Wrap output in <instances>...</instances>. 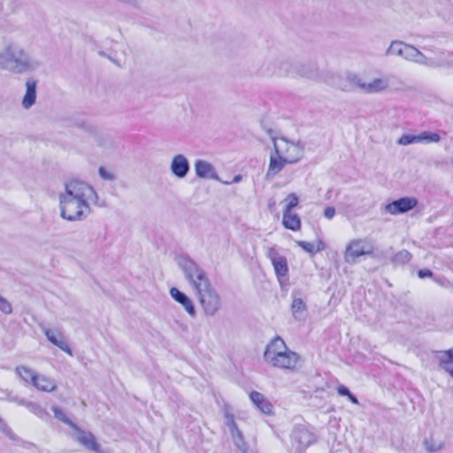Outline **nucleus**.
I'll return each instance as SVG.
<instances>
[{"mask_svg":"<svg viewBox=\"0 0 453 453\" xmlns=\"http://www.w3.org/2000/svg\"><path fill=\"white\" fill-rule=\"evenodd\" d=\"M196 296L206 316L213 317L221 309V298L212 285L196 292Z\"/></svg>","mask_w":453,"mask_h":453,"instance_id":"nucleus-8","label":"nucleus"},{"mask_svg":"<svg viewBox=\"0 0 453 453\" xmlns=\"http://www.w3.org/2000/svg\"><path fill=\"white\" fill-rule=\"evenodd\" d=\"M16 372L23 380H25L26 382L31 381L33 384L35 383V379H37V377L39 376L35 374L34 371L28 369L26 366H18L16 368Z\"/></svg>","mask_w":453,"mask_h":453,"instance_id":"nucleus-27","label":"nucleus"},{"mask_svg":"<svg viewBox=\"0 0 453 453\" xmlns=\"http://www.w3.org/2000/svg\"><path fill=\"white\" fill-rule=\"evenodd\" d=\"M350 81H352L358 88L369 93L381 91L388 86L387 82L382 79H374L370 83H363L357 76L353 75L350 78Z\"/></svg>","mask_w":453,"mask_h":453,"instance_id":"nucleus-19","label":"nucleus"},{"mask_svg":"<svg viewBox=\"0 0 453 453\" xmlns=\"http://www.w3.org/2000/svg\"><path fill=\"white\" fill-rule=\"evenodd\" d=\"M92 131H96V128L94 127H91Z\"/></svg>","mask_w":453,"mask_h":453,"instance_id":"nucleus-47","label":"nucleus"},{"mask_svg":"<svg viewBox=\"0 0 453 453\" xmlns=\"http://www.w3.org/2000/svg\"><path fill=\"white\" fill-rule=\"evenodd\" d=\"M273 146L275 154L282 155L288 164L297 163L304 154L305 143L301 141L293 142L285 138H280L279 141H273Z\"/></svg>","mask_w":453,"mask_h":453,"instance_id":"nucleus-7","label":"nucleus"},{"mask_svg":"<svg viewBox=\"0 0 453 453\" xmlns=\"http://www.w3.org/2000/svg\"><path fill=\"white\" fill-rule=\"evenodd\" d=\"M34 386L41 390L45 392H51L53 391L57 385L54 380H51L48 377H45L43 375H39L37 379H35V381L34 383Z\"/></svg>","mask_w":453,"mask_h":453,"instance_id":"nucleus-23","label":"nucleus"},{"mask_svg":"<svg viewBox=\"0 0 453 453\" xmlns=\"http://www.w3.org/2000/svg\"><path fill=\"white\" fill-rule=\"evenodd\" d=\"M0 311L4 314H11L12 312V304L5 298L0 296Z\"/></svg>","mask_w":453,"mask_h":453,"instance_id":"nucleus-35","label":"nucleus"},{"mask_svg":"<svg viewBox=\"0 0 453 453\" xmlns=\"http://www.w3.org/2000/svg\"><path fill=\"white\" fill-rule=\"evenodd\" d=\"M250 398L253 404L264 414L270 415L273 413V404L265 395L257 391H252Z\"/></svg>","mask_w":453,"mask_h":453,"instance_id":"nucleus-20","label":"nucleus"},{"mask_svg":"<svg viewBox=\"0 0 453 453\" xmlns=\"http://www.w3.org/2000/svg\"><path fill=\"white\" fill-rule=\"evenodd\" d=\"M374 251L372 244L366 239L351 240L344 251V261L347 264H356L358 257L372 255Z\"/></svg>","mask_w":453,"mask_h":453,"instance_id":"nucleus-9","label":"nucleus"},{"mask_svg":"<svg viewBox=\"0 0 453 453\" xmlns=\"http://www.w3.org/2000/svg\"><path fill=\"white\" fill-rule=\"evenodd\" d=\"M426 451L434 453L441 450L444 447V443L441 441L435 440L433 437L427 438L424 441Z\"/></svg>","mask_w":453,"mask_h":453,"instance_id":"nucleus-29","label":"nucleus"},{"mask_svg":"<svg viewBox=\"0 0 453 453\" xmlns=\"http://www.w3.org/2000/svg\"><path fill=\"white\" fill-rule=\"evenodd\" d=\"M337 392L340 395H343V396H348L349 394H350V391L349 390L348 388H346L345 386L343 385H340L338 388H337Z\"/></svg>","mask_w":453,"mask_h":453,"instance_id":"nucleus-42","label":"nucleus"},{"mask_svg":"<svg viewBox=\"0 0 453 453\" xmlns=\"http://www.w3.org/2000/svg\"><path fill=\"white\" fill-rule=\"evenodd\" d=\"M418 275L419 278L424 279L426 277H433V273L429 269H421L418 272Z\"/></svg>","mask_w":453,"mask_h":453,"instance_id":"nucleus-41","label":"nucleus"},{"mask_svg":"<svg viewBox=\"0 0 453 453\" xmlns=\"http://www.w3.org/2000/svg\"><path fill=\"white\" fill-rule=\"evenodd\" d=\"M58 200L60 216L68 221H79L89 215V203H96L97 194L88 184L73 180L65 183Z\"/></svg>","mask_w":453,"mask_h":453,"instance_id":"nucleus-1","label":"nucleus"},{"mask_svg":"<svg viewBox=\"0 0 453 453\" xmlns=\"http://www.w3.org/2000/svg\"><path fill=\"white\" fill-rule=\"evenodd\" d=\"M118 1L120 3H123L125 4H127L129 6L134 7V8H140L142 4V0H118Z\"/></svg>","mask_w":453,"mask_h":453,"instance_id":"nucleus-39","label":"nucleus"},{"mask_svg":"<svg viewBox=\"0 0 453 453\" xmlns=\"http://www.w3.org/2000/svg\"><path fill=\"white\" fill-rule=\"evenodd\" d=\"M386 57H397L405 61L436 68V58H429L414 45L401 40H394L385 51Z\"/></svg>","mask_w":453,"mask_h":453,"instance_id":"nucleus-5","label":"nucleus"},{"mask_svg":"<svg viewBox=\"0 0 453 453\" xmlns=\"http://www.w3.org/2000/svg\"><path fill=\"white\" fill-rule=\"evenodd\" d=\"M26 406L32 413L42 419H47L50 417L48 411L35 403H27Z\"/></svg>","mask_w":453,"mask_h":453,"instance_id":"nucleus-28","label":"nucleus"},{"mask_svg":"<svg viewBox=\"0 0 453 453\" xmlns=\"http://www.w3.org/2000/svg\"><path fill=\"white\" fill-rule=\"evenodd\" d=\"M43 332L49 342L58 347L61 350L65 351L68 355H73L72 349L65 341L61 332L50 328H45Z\"/></svg>","mask_w":453,"mask_h":453,"instance_id":"nucleus-17","label":"nucleus"},{"mask_svg":"<svg viewBox=\"0 0 453 453\" xmlns=\"http://www.w3.org/2000/svg\"><path fill=\"white\" fill-rule=\"evenodd\" d=\"M266 256L271 260L278 277H283L288 274V267L287 259L285 257L280 256L275 248H268Z\"/></svg>","mask_w":453,"mask_h":453,"instance_id":"nucleus-14","label":"nucleus"},{"mask_svg":"<svg viewBox=\"0 0 453 453\" xmlns=\"http://www.w3.org/2000/svg\"><path fill=\"white\" fill-rule=\"evenodd\" d=\"M335 215V209L333 206H327L324 210V216L328 219H332Z\"/></svg>","mask_w":453,"mask_h":453,"instance_id":"nucleus-40","label":"nucleus"},{"mask_svg":"<svg viewBox=\"0 0 453 453\" xmlns=\"http://www.w3.org/2000/svg\"><path fill=\"white\" fill-rule=\"evenodd\" d=\"M444 370L450 374L451 377H453V368H449L448 366H444Z\"/></svg>","mask_w":453,"mask_h":453,"instance_id":"nucleus-45","label":"nucleus"},{"mask_svg":"<svg viewBox=\"0 0 453 453\" xmlns=\"http://www.w3.org/2000/svg\"><path fill=\"white\" fill-rule=\"evenodd\" d=\"M282 224L287 229L297 231L301 228V219L296 213L283 211Z\"/></svg>","mask_w":453,"mask_h":453,"instance_id":"nucleus-22","label":"nucleus"},{"mask_svg":"<svg viewBox=\"0 0 453 453\" xmlns=\"http://www.w3.org/2000/svg\"><path fill=\"white\" fill-rule=\"evenodd\" d=\"M226 424L229 427L230 433L239 429L234 421V418L233 414H230V413L226 414Z\"/></svg>","mask_w":453,"mask_h":453,"instance_id":"nucleus-36","label":"nucleus"},{"mask_svg":"<svg viewBox=\"0 0 453 453\" xmlns=\"http://www.w3.org/2000/svg\"><path fill=\"white\" fill-rule=\"evenodd\" d=\"M286 164H288V162L285 161V157L282 155H271L266 175L268 177L275 176L283 169Z\"/></svg>","mask_w":453,"mask_h":453,"instance_id":"nucleus-21","label":"nucleus"},{"mask_svg":"<svg viewBox=\"0 0 453 453\" xmlns=\"http://www.w3.org/2000/svg\"><path fill=\"white\" fill-rule=\"evenodd\" d=\"M264 359L273 367L294 370L300 361V356L289 349L281 337L275 336L266 345Z\"/></svg>","mask_w":453,"mask_h":453,"instance_id":"nucleus-2","label":"nucleus"},{"mask_svg":"<svg viewBox=\"0 0 453 453\" xmlns=\"http://www.w3.org/2000/svg\"><path fill=\"white\" fill-rule=\"evenodd\" d=\"M73 429L74 431L73 438L84 448L92 453H103L100 445L96 442L95 436L90 432L81 430L76 425Z\"/></svg>","mask_w":453,"mask_h":453,"instance_id":"nucleus-12","label":"nucleus"},{"mask_svg":"<svg viewBox=\"0 0 453 453\" xmlns=\"http://www.w3.org/2000/svg\"><path fill=\"white\" fill-rule=\"evenodd\" d=\"M412 255L406 250H402L397 252L392 258L391 261L395 265H405L411 259Z\"/></svg>","mask_w":453,"mask_h":453,"instance_id":"nucleus-30","label":"nucleus"},{"mask_svg":"<svg viewBox=\"0 0 453 453\" xmlns=\"http://www.w3.org/2000/svg\"><path fill=\"white\" fill-rule=\"evenodd\" d=\"M36 87L37 81L32 78L26 81V93L23 96L21 105L24 109H30L36 101Z\"/></svg>","mask_w":453,"mask_h":453,"instance_id":"nucleus-18","label":"nucleus"},{"mask_svg":"<svg viewBox=\"0 0 453 453\" xmlns=\"http://www.w3.org/2000/svg\"><path fill=\"white\" fill-rule=\"evenodd\" d=\"M231 434V436H232V439H233V441H234V444L242 451V450H244L245 449H248V445L247 443L245 442L244 441V438H243V435L242 434V432L237 429L235 431H233L230 433Z\"/></svg>","mask_w":453,"mask_h":453,"instance_id":"nucleus-31","label":"nucleus"},{"mask_svg":"<svg viewBox=\"0 0 453 453\" xmlns=\"http://www.w3.org/2000/svg\"><path fill=\"white\" fill-rule=\"evenodd\" d=\"M242 453H255L253 451L249 450V449H245L244 450L241 451Z\"/></svg>","mask_w":453,"mask_h":453,"instance_id":"nucleus-46","label":"nucleus"},{"mask_svg":"<svg viewBox=\"0 0 453 453\" xmlns=\"http://www.w3.org/2000/svg\"><path fill=\"white\" fill-rule=\"evenodd\" d=\"M52 411L54 412L55 418L58 420L64 422L65 424L70 426L72 428L75 426V424L66 417L65 412L58 407L53 406Z\"/></svg>","mask_w":453,"mask_h":453,"instance_id":"nucleus-32","label":"nucleus"},{"mask_svg":"<svg viewBox=\"0 0 453 453\" xmlns=\"http://www.w3.org/2000/svg\"><path fill=\"white\" fill-rule=\"evenodd\" d=\"M436 68H443L453 73V55L441 53L436 58Z\"/></svg>","mask_w":453,"mask_h":453,"instance_id":"nucleus-25","label":"nucleus"},{"mask_svg":"<svg viewBox=\"0 0 453 453\" xmlns=\"http://www.w3.org/2000/svg\"><path fill=\"white\" fill-rule=\"evenodd\" d=\"M170 170L173 176L179 179L185 178L190 170L188 158L183 154L174 155L170 164Z\"/></svg>","mask_w":453,"mask_h":453,"instance_id":"nucleus-13","label":"nucleus"},{"mask_svg":"<svg viewBox=\"0 0 453 453\" xmlns=\"http://www.w3.org/2000/svg\"><path fill=\"white\" fill-rule=\"evenodd\" d=\"M297 245L301 247L304 251L310 254H315L325 249V244L322 241H319L315 245L312 242H305V241H298L296 242Z\"/></svg>","mask_w":453,"mask_h":453,"instance_id":"nucleus-26","label":"nucleus"},{"mask_svg":"<svg viewBox=\"0 0 453 453\" xmlns=\"http://www.w3.org/2000/svg\"><path fill=\"white\" fill-rule=\"evenodd\" d=\"M293 316L296 319L301 320L305 318L307 306L302 298H295L291 304Z\"/></svg>","mask_w":453,"mask_h":453,"instance_id":"nucleus-24","label":"nucleus"},{"mask_svg":"<svg viewBox=\"0 0 453 453\" xmlns=\"http://www.w3.org/2000/svg\"><path fill=\"white\" fill-rule=\"evenodd\" d=\"M36 66L19 44L11 42L0 53V67L13 73H23Z\"/></svg>","mask_w":453,"mask_h":453,"instance_id":"nucleus-3","label":"nucleus"},{"mask_svg":"<svg viewBox=\"0 0 453 453\" xmlns=\"http://www.w3.org/2000/svg\"><path fill=\"white\" fill-rule=\"evenodd\" d=\"M241 180H242L241 175H235L232 181H221V182L225 185H229L231 183H238L239 181H241Z\"/></svg>","mask_w":453,"mask_h":453,"instance_id":"nucleus-43","label":"nucleus"},{"mask_svg":"<svg viewBox=\"0 0 453 453\" xmlns=\"http://www.w3.org/2000/svg\"><path fill=\"white\" fill-rule=\"evenodd\" d=\"M440 365L446 366L445 365L453 363V349H449L446 351L441 352V357H439Z\"/></svg>","mask_w":453,"mask_h":453,"instance_id":"nucleus-34","label":"nucleus"},{"mask_svg":"<svg viewBox=\"0 0 453 453\" xmlns=\"http://www.w3.org/2000/svg\"><path fill=\"white\" fill-rule=\"evenodd\" d=\"M440 140L441 136L439 134L424 131L418 134H404L397 140L396 142L399 145L407 146L413 143L439 142Z\"/></svg>","mask_w":453,"mask_h":453,"instance_id":"nucleus-10","label":"nucleus"},{"mask_svg":"<svg viewBox=\"0 0 453 453\" xmlns=\"http://www.w3.org/2000/svg\"><path fill=\"white\" fill-rule=\"evenodd\" d=\"M418 204V200L415 197H402L388 203L385 206V211L391 215H397L408 212Z\"/></svg>","mask_w":453,"mask_h":453,"instance_id":"nucleus-11","label":"nucleus"},{"mask_svg":"<svg viewBox=\"0 0 453 453\" xmlns=\"http://www.w3.org/2000/svg\"><path fill=\"white\" fill-rule=\"evenodd\" d=\"M286 206L283 211H292V209L298 204V197L295 193H290L285 199Z\"/></svg>","mask_w":453,"mask_h":453,"instance_id":"nucleus-33","label":"nucleus"},{"mask_svg":"<svg viewBox=\"0 0 453 453\" xmlns=\"http://www.w3.org/2000/svg\"><path fill=\"white\" fill-rule=\"evenodd\" d=\"M177 264L196 293L211 285L205 271L190 257L187 255L178 257Z\"/></svg>","mask_w":453,"mask_h":453,"instance_id":"nucleus-6","label":"nucleus"},{"mask_svg":"<svg viewBox=\"0 0 453 453\" xmlns=\"http://www.w3.org/2000/svg\"><path fill=\"white\" fill-rule=\"evenodd\" d=\"M98 173L100 177L105 180H113L115 179L114 174L103 166L99 168Z\"/></svg>","mask_w":453,"mask_h":453,"instance_id":"nucleus-37","label":"nucleus"},{"mask_svg":"<svg viewBox=\"0 0 453 453\" xmlns=\"http://www.w3.org/2000/svg\"><path fill=\"white\" fill-rule=\"evenodd\" d=\"M0 431L2 433H4L5 435H7L8 437L13 438V433H12V429L5 423H4L1 418H0Z\"/></svg>","mask_w":453,"mask_h":453,"instance_id":"nucleus-38","label":"nucleus"},{"mask_svg":"<svg viewBox=\"0 0 453 453\" xmlns=\"http://www.w3.org/2000/svg\"><path fill=\"white\" fill-rule=\"evenodd\" d=\"M170 296L184 308L189 316L192 318L196 316V312L195 305L192 300L185 293L173 287L170 289Z\"/></svg>","mask_w":453,"mask_h":453,"instance_id":"nucleus-16","label":"nucleus"},{"mask_svg":"<svg viewBox=\"0 0 453 453\" xmlns=\"http://www.w3.org/2000/svg\"><path fill=\"white\" fill-rule=\"evenodd\" d=\"M348 398L350 400L351 403H353L355 404H358L357 398L354 395H352L351 393L348 395Z\"/></svg>","mask_w":453,"mask_h":453,"instance_id":"nucleus-44","label":"nucleus"},{"mask_svg":"<svg viewBox=\"0 0 453 453\" xmlns=\"http://www.w3.org/2000/svg\"><path fill=\"white\" fill-rule=\"evenodd\" d=\"M315 68L312 65L294 64L288 58L277 57L264 64L261 73L265 76H294L311 78L315 75Z\"/></svg>","mask_w":453,"mask_h":453,"instance_id":"nucleus-4","label":"nucleus"},{"mask_svg":"<svg viewBox=\"0 0 453 453\" xmlns=\"http://www.w3.org/2000/svg\"><path fill=\"white\" fill-rule=\"evenodd\" d=\"M195 172L198 178L211 179L221 181L215 167L209 162L198 159L195 163Z\"/></svg>","mask_w":453,"mask_h":453,"instance_id":"nucleus-15","label":"nucleus"}]
</instances>
